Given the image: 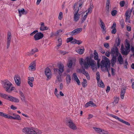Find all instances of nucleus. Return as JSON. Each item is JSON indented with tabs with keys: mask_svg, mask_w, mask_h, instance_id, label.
<instances>
[{
	"mask_svg": "<svg viewBox=\"0 0 134 134\" xmlns=\"http://www.w3.org/2000/svg\"><path fill=\"white\" fill-rule=\"evenodd\" d=\"M79 11V8H78L77 9H76L75 10V13H74V20L75 21H77L80 19V14L78 13Z\"/></svg>",
	"mask_w": 134,
	"mask_h": 134,
	"instance_id": "11",
	"label": "nucleus"
},
{
	"mask_svg": "<svg viewBox=\"0 0 134 134\" xmlns=\"http://www.w3.org/2000/svg\"><path fill=\"white\" fill-rule=\"evenodd\" d=\"M0 116L5 118H8V115L2 112H0Z\"/></svg>",
	"mask_w": 134,
	"mask_h": 134,
	"instance_id": "39",
	"label": "nucleus"
},
{
	"mask_svg": "<svg viewBox=\"0 0 134 134\" xmlns=\"http://www.w3.org/2000/svg\"><path fill=\"white\" fill-rule=\"evenodd\" d=\"M110 54H111V52L108 51H107L105 53V55L107 57H109L110 56Z\"/></svg>",
	"mask_w": 134,
	"mask_h": 134,
	"instance_id": "64",
	"label": "nucleus"
},
{
	"mask_svg": "<svg viewBox=\"0 0 134 134\" xmlns=\"http://www.w3.org/2000/svg\"><path fill=\"white\" fill-rule=\"evenodd\" d=\"M133 9V8L131 10L130 9H128L126 12L125 13V16L126 18V20H127L130 17L132 11V9Z\"/></svg>",
	"mask_w": 134,
	"mask_h": 134,
	"instance_id": "14",
	"label": "nucleus"
},
{
	"mask_svg": "<svg viewBox=\"0 0 134 134\" xmlns=\"http://www.w3.org/2000/svg\"><path fill=\"white\" fill-rule=\"evenodd\" d=\"M109 8H110V0H107L106 5V12L108 13L109 12Z\"/></svg>",
	"mask_w": 134,
	"mask_h": 134,
	"instance_id": "17",
	"label": "nucleus"
},
{
	"mask_svg": "<svg viewBox=\"0 0 134 134\" xmlns=\"http://www.w3.org/2000/svg\"><path fill=\"white\" fill-rule=\"evenodd\" d=\"M81 84L82 86L84 87H85L87 85V81L86 79H83V82Z\"/></svg>",
	"mask_w": 134,
	"mask_h": 134,
	"instance_id": "40",
	"label": "nucleus"
},
{
	"mask_svg": "<svg viewBox=\"0 0 134 134\" xmlns=\"http://www.w3.org/2000/svg\"><path fill=\"white\" fill-rule=\"evenodd\" d=\"M9 89H8V91H7L6 92H8V93H11L12 91L14 90V87H12L11 88H10Z\"/></svg>",
	"mask_w": 134,
	"mask_h": 134,
	"instance_id": "58",
	"label": "nucleus"
},
{
	"mask_svg": "<svg viewBox=\"0 0 134 134\" xmlns=\"http://www.w3.org/2000/svg\"><path fill=\"white\" fill-rule=\"evenodd\" d=\"M125 3V2L124 1H121L120 3V4L121 7H123Z\"/></svg>",
	"mask_w": 134,
	"mask_h": 134,
	"instance_id": "53",
	"label": "nucleus"
},
{
	"mask_svg": "<svg viewBox=\"0 0 134 134\" xmlns=\"http://www.w3.org/2000/svg\"><path fill=\"white\" fill-rule=\"evenodd\" d=\"M118 12L116 10H113L111 12V14L113 16H114L116 15L117 13Z\"/></svg>",
	"mask_w": 134,
	"mask_h": 134,
	"instance_id": "50",
	"label": "nucleus"
},
{
	"mask_svg": "<svg viewBox=\"0 0 134 134\" xmlns=\"http://www.w3.org/2000/svg\"><path fill=\"white\" fill-rule=\"evenodd\" d=\"M128 64V63L127 61V60H126L124 63V67L125 68V69H127V65Z\"/></svg>",
	"mask_w": 134,
	"mask_h": 134,
	"instance_id": "60",
	"label": "nucleus"
},
{
	"mask_svg": "<svg viewBox=\"0 0 134 134\" xmlns=\"http://www.w3.org/2000/svg\"><path fill=\"white\" fill-rule=\"evenodd\" d=\"M119 56L118 58V60L119 62V63L122 64L123 63V60L122 57L120 53L119 54Z\"/></svg>",
	"mask_w": 134,
	"mask_h": 134,
	"instance_id": "25",
	"label": "nucleus"
},
{
	"mask_svg": "<svg viewBox=\"0 0 134 134\" xmlns=\"http://www.w3.org/2000/svg\"><path fill=\"white\" fill-rule=\"evenodd\" d=\"M31 131L30 134H41L42 133L40 130L33 128H31Z\"/></svg>",
	"mask_w": 134,
	"mask_h": 134,
	"instance_id": "13",
	"label": "nucleus"
},
{
	"mask_svg": "<svg viewBox=\"0 0 134 134\" xmlns=\"http://www.w3.org/2000/svg\"><path fill=\"white\" fill-rule=\"evenodd\" d=\"M100 134H110L109 132L106 130H102Z\"/></svg>",
	"mask_w": 134,
	"mask_h": 134,
	"instance_id": "51",
	"label": "nucleus"
},
{
	"mask_svg": "<svg viewBox=\"0 0 134 134\" xmlns=\"http://www.w3.org/2000/svg\"><path fill=\"white\" fill-rule=\"evenodd\" d=\"M19 93L21 96L20 98L21 100L23 102L24 101L25 102V97L22 92L21 91H19Z\"/></svg>",
	"mask_w": 134,
	"mask_h": 134,
	"instance_id": "24",
	"label": "nucleus"
},
{
	"mask_svg": "<svg viewBox=\"0 0 134 134\" xmlns=\"http://www.w3.org/2000/svg\"><path fill=\"white\" fill-rule=\"evenodd\" d=\"M38 50L37 48H35L34 49H32L31 51L29 53L28 55L29 56L31 55L34 54L36 52H38Z\"/></svg>",
	"mask_w": 134,
	"mask_h": 134,
	"instance_id": "28",
	"label": "nucleus"
},
{
	"mask_svg": "<svg viewBox=\"0 0 134 134\" xmlns=\"http://www.w3.org/2000/svg\"><path fill=\"white\" fill-rule=\"evenodd\" d=\"M14 79L16 85L18 86H20L21 83V79L20 76L18 75H15Z\"/></svg>",
	"mask_w": 134,
	"mask_h": 134,
	"instance_id": "10",
	"label": "nucleus"
},
{
	"mask_svg": "<svg viewBox=\"0 0 134 134\" xmlns=\"http://www.w3.org/2000/svg\"><path fill=\"white\" fill-rule=\"evenodd\" d=\"M48 29V27L44 26V23H41V27L40 29L41 31H43L46 30Z\"/></svg>",
	"mask_w": 134,
	"mask_h": 134,
	"instance_id": "21",
	"label": "nucleus"
},
{
	"mask_svg": "<svg viewBox=\"0 0 134 134\" xmlns=\"http://www.w3.org/2000/svg\"><path fill=\"white\" fill-rule=\"evenodd\" d=\"M44 36L41 32H37L34 35V38L35 41H37L42 38Z\"/></svg>",
	"mask_w": 134,
	"mask_h": 134,
	"instance_id": "9",
	"label": "nucleus"
},
{
	"mask_svg": "<svg viewBox=\"0 0 134 134\" xmlns=\"http://www.w3.org/2000/svg\"><path fill=\"white\" fill-rule=\"evenodd\" d=\"M76 34H77L76 33V31L75 29L74 30L70 32V34L71 35H72V36L75 35H76Z\"/></svg>",
	"mask_w": 134,
	"mask_h": 134,
	"instance_id": "56",
	"label": "nucleus"
},
{
	"mask_svg": "<svg viewBox=\"0 0 134 134\" xmlns=\"http://www.w3.org/2000/svg\"><path fill=\"white\" fill-rule=\"evenodd\" d=\"M29 70L34 71L36 70V63L34 61L31 63L29 67Z\"/></svg>",
	"mask_w": 134,
	"mask_h": 134,
	"instance_id": "15",
	"label": "nucleus"
},
{
	"mask_svg": "<svg viewBox=\"0 0 134 134\" xmlns=\"http://www.w3.org/2000/svg\"><path fill=\"white\" fill-rule=\"evenodd\" d=\"M120 122L123 123L124 124H125L128 125L130 126V124L127 121H124V120L121 119Z\"/></svg>",
	"mask_w": 134,
	"mask_h": 134,
	"instance_id": "49",
	"label": "nucleus"
},
{
	"mask_svg": "<svg viewBox=\"0 0 134 134\" xmlns=\"http://www.w3.org/2000/svg\"><path fill=\"white\" fill-rule=\"evenodd\" d=\"M28 79L29 81H34V78L33 77H29L28 78Z\"/></svg>",
	"mask_w": 134,
	"mask_h": 134,
	"instance_id": "63",
	"label": "nucleus"
},
{
	"mask_svg": "<svg viewBox=\"0 0 134 134\" xmlns=\"http://www.w3.org/2000/svg\"><path fill=\"white\" fill-rule=\"evenodd\" d=\"M58 44L57 45V47H59L62 44V40L61 38H59L58 40Z\"/></svg>",
	"mask_w": 134,
	"mask_h": 134,
	"instance_id": "43",
	"label": "nucleus"
},
{
	"mask_svg": "<svg viewBox=\"0 0 134 134\" xmlns=\"http://www.w3.org/2000/svg\"><path fill=\"white\" fill-rule=\"evenodd\" d=\"M112 56V59L111 60V63H115L116 61V55H111Z\"/></svg>",
	"mask_w": 134,
	"mask_h": 134,
	"instance_id": "34",
	"label": "nucleus"
},
{
	"mask_svg": "<svg viewBox=\"0 0 134 134\" xmlns=\"http://www.w3.org/2000/svg\"><path fill=\"white\" fill-rule=\"evenodd\" d=\"M98 86L100 87L104 88V84L102 80H100L99 81H98Z\"/></svg>",
	"mask_w": 134,
	"mask_h": 134,
	"instance_id": "30",
	"label": "nucleus"
},
{
	"mask_svg": "<svg viewBox=\"0 0 134 134\" xmlns=\"http://www.w3.org/2000/svg\"><path fill=\"white\" fill-rule=\"evenodd\" d=\"M18 11L20 16H21V13L22 14H26L27 13V12H25L24 8L22 9L21 10L19 9Z\"/></svg>",
	"mask_w": 134,
	"mask_h": 134,
	"instance_id": "29",
	"label": "nucleus"
},
{
	"mask_svg": "<svg viewBox=\"0 0 134 134\" xmlns=\"http://www.w3.org/2000/svg\"><path fill=\"white\" fill-rule=\"evenodd\" d=\"M54 71L55 74H57V72H58L60 76V74L62 73L60 72L58 68H54Z\"/></svg>",
	"mask_w": 134,
	"mask_h": 134,
	"instance_id": "44",
	"label": "nucleus"
},
{
	"mask_svg": "<svg viewBox=\"0 0 134 134\" xmlns=\"http://www.w3.org/2000/svg\"><path fill=\"white\" fill-rule=\"evenodd\" d=\"M82 48H79L76 51V52L79 54H82L85 51L84 48L83 47H82Z\"/></svg>",
	"mask_w": 134,
	"mask_h": 134,
	"instance_id": "27",
	"label": "nucleus"
},
{
	"mask_svg": "<svg viewBox=\"0 0 134 134\" xmlns=\"http://www.w3.org/2000/svg\"><path fill=\"white\" fill-rule=\"evenodd\" d=\"M91 66L93 70L96 71L97 69V66L96 64V63L94 62L92 64L90 65Z\"/></svg>",
	"mask_w": 134,
	"mask_h": 134,
	"instance_id": "33",
	"label": "nucleus"
},
{
	"mask_svg": "<svg viewBox=\"0 0 134 134\" xmlns=\"http://www.w3.org/2000/svg\"><path fill=\"white\" fill-rule=\"evenodd\" d=\"M45 73L48 79H50L51 78V71L49 68L47 67L45 69Z\"/></svg>",
	"mask_w": 134,
	"mask_h": 134,
	"instance_id": "12",
	"label": "nucleus"
},
{
	"mask_svg": "<svg viewBox=\"0 0 134 134\" xmlns=\"http://www.w3.org/2000/svg\"><path fill=\"white\" fill-rule=\"evenodd\" d=\"M99 20L101 23L100 26L101 28L102 32L104 31H105V32L106 28L104 23L100 18L99 19Z\"/></svg>",
	"mask_w": 134,
	"mask_h": 134,
	"instance_id": "19",
	"label": "nucleus"
},
{
	"mask_svg": "<svg viewBox=\"0 0 134 134\" xmlns=\"http://www.w3.org/2000/svg\"><path fill=\"white\" fill-rule=\"evenodd\" d=\"M1 97L9 100V99L10 98V96H8L7 94L2 93Z\"/></svg>",
	"mask_w": 134,
	"mask_h": 134,
	"instance_id": "36",
	"label": "nucleus"
},
{
	"mask_svg": "<svg viewBox=\"0 0 134 134\" xmlns=\"http://www.w3.org/2000/svg\"><path fill=\"white\" fill-rule=\"evenodd\" d=\"M71 80V77L70 75L69 74L67 75L66 78L67 83L69 84L70 83V82Z\"/></svg>",
	"mask_w": 134,
	"mask_h": 134,
	"instance_id": "35",
	"label": "nucleus"
},
{
	"mask_svg": "<svg viewBox=\"0 0 134 134\" xmlns=\"http://www.w3.org/2000/svg\"><path fill=\"white\" fill-rule=\"evenodd\" d=\"M99 49L100 52L103 54H104L105 53V52L104 51L103 49L101 47H99Z\"/></svg>",
	"mask_w": 134,
	"mask_h": 134,
	"instance_id": "59",
	"label": "nucleus"
},
{
	"mask_svg": "<svg viewBox=\"0 0 134 134\" xmlns=\"http://www.w3.org/2000/svg\"><path fill=\"white\" fill-rule=\"evenodd\" d=\"M126 87H123L121 88V92L120 97L121 99H123L124 97V94L126 92Z\"/></svg>",
	"mask_w": 134,
	"mask_h": 134,
	"instance_id": "20",
	"label": "nucleus"
},
{
	"mask_svg": "<svg viewBox=\"0 0 134 134\" xmlns=\"http://www.w3.org/2000/svg\"><path fill=\"white\" fill-rule=\"evenodd\" d=\"M11 115H13L14 116H12L10 115H8V119L12 120H21V119L20 116L19 115L17 114L14 113H12L11 114Z\"/></svg>",
	"mask_w": 134,
	"mask_h": 134,
	"instance_id": "6",
	"label": "nucleus"
},
{
	"mask_svg": "<svg viewBox=\"0 0 134 134\" xmlns=\"http://www.w3.org/2000/svg\"><path fill=\"white\" fill-rule=\"evenodd\" d=\"M58 90L56 88L55 89V90L54 92V94L58 98H59L60 96L59 94L58 93Z\"/></svg>",
	"mask_w": 134,
	"mask_h": 134,
	"instance_id": "48",
	"label": "nucleus"
},
{
	"mask_svg": "<svg viewBox=\"0 0 134 134\" xmlns=\"http://www.w3.org/2000/svg\"><path fill=\"white\" fill-rule=\"evenodd\" d=\"M73 40V38L72 37L68 38L67 39L66 42L68 43L70 42H71Z\"/></svg>",
	"mask_w": 134,
	"mask_h": 134,
	"instance_id": "52",
	"label": "nucleus"
},
{
	"mask_svg": "<svg viewBox=\"0 0 134 134\" xmlns=\"http://www.w3.org/2000/svg\"><path fill=\"white\" fill-rule=\"evenodd\" d=\"M121 40L119 38V37H118L116 38L115 41V43L114 45H115L117 47L120 44Z\"/></svg>",
	"mask_w": 134,
	"mask_h": 134,
	"instance_id": "26",
	"label": "nucleus"
},
{
	"mask_svg": "<svg viewBox=\"0 0 134 134\" xmlns=\"http://www.w3.org/2000/svg\"><path fill=\"white\" fill-rule=\"evenodd\" d=\"M96 79L98 81H99L100 79V76L99 72L98 71H97L96 72Z\"/></svg>",
	"mask_w": 134,
	"mask_h": 134,
	"instance_id": "46",
	"label": "nucleus"
},
{
	"mask_svg": "<svg viewBox=\"0 0 134 134\" xmlns=\"http://www.w3.org/2000/svg\"><path fill=\"white\" fill-rule=\"evenodd\" d=\"M85 60H84L82 58H81L79 61V62L81 65H84V67L86 69L88 68V65H90L94 62L96 63L92 59L91 57H87Z\"/></svg>",
	"mask_w": 134,
	"mask_h": 134,
	"instance_id": "2",
	"label": "nucleus"
},
{
	"mask_svg": "<svg viewBox=\"0 0 134 134\" xmlns=\"http://www.w3.org/2000/svg\"><path fill=\"white\" fill-rule=\"evenodd\" d=\"M104 46L107 49H109V43H105L104 44Z\"/></svg>",
	"mask_w": 134,
	"mask_h": 134,
	"instance_id": "54",
	"label": "nucleus"
},
{
	"mask_svg": "<svg viewBox=\"0 0 134 134\" xmlns=\"http://www.w3.org/2000/svg\"><path fill=\"white\" fill-rule=\"evenodd\" d=\"M89 106L96 107V105L92 101H90L86 103L85 105V107L86 108H87Z\"/></svg>",
	"mask_w": 134,
	"mask_h": 134,
	"instance_id": "16",
	"label": "nucleus"
},
{
	"mask_svg": "<svg viewBox=\"0 0 134 134\" xmlns=\"http://www.w3.org/2000/svg\"><path fill=\"white\" fill-rule=\"evenodd\" d=\"M73 77L75 81H76L77 79H79L78 77L76 75V73H74L73 75Z\"/></svg>",
	"mask_w": 134,
	"mask_h": 134,
	"instance_id": "55",
	"label": "nucleus"
},
{
	"mask_svg": "<svg viewBox=\"0 0 134 134\" xmlns=\"http://www.w3.org/2000/svg\"><path fill=\"white\" fill-rule=\"evenodd\" d=\"M126 43L125 44V49L123 44L121 45L120 48V52L121 53L122 55H127L129 54L130 51V48L129 42L128 41L127 39H126Z\"/></svg>",
	"mask_w": 134,
	"mask_h": 134,
	"instance_id": "3",
	"label": "nucleus"
},
{
	"mask_svg": "<svg viewBox=\"0 0 134 134\" xmlns=\"http://www.w3.org/2000/svg\"><path fill=\"white\" fill-rule=\"evenodd\" d=\"M120 24L121 25V28H124V25L125 23L124 20L123 19H121L120 21Z\"/></svg>",
	"mask_w": 134,
	"mask_h": 134,
	"instance_id": "41",
	"label": "nucleus"
},
{
	"mask_svg": "<svg viewBox=\"0 0 134 134\" xmlns=\"http://www.w3.org/2000/svg\"><path fill=\"white\" fill-rule=\"evenodd\" d=\"M85 68V67L84 68H82V74H84L85 75H87V74H88V73L87 72H86V71Z\"/></svg>",
	"mask_w": 134,
	"mask_h": 134,
	"instance_id": "61",
	"label": "nucleus"
},
{
	"mask_svg": "<svg viewBox=\"0 0 134 134\" xmlns=\"http://www.w3.org/2000/svg\"><path fill=\"white\" fill-rule=\"evenodd\" d=\"M63 18V13L62 12H60L59 13L58 16V19L60 20H61Z\"/></svg>",
	"mask_w": 134,
	"mask_h": 134,
	"instance_id": "57",
	"label": "nucleus"
},
{
	"mask_svg": "<svg viewBox=\"0 0 134 134\" xmlns=\"http://www.w3.org/2000/svg\"><path fill=\"white\" fill-rule=\"evenodd\" d=\"M67 124L68 125L71 129L73 130H75L77 129V127L71 120H69Z\"/></svg>",
	"mask_w": 134,
	"mask_h": 134,
	"instance_id": "7",
	"label": "nucleus"
},
{
	"mask_svg": "<svg viewBox=\"0 0 134 134\" xmlns=\"http://www.w3.org/2000/svg\"><path fill=\"white\" fill-rule=\"evenodd\" d=\"M31 128H29L27 127L24 128L22 130L23 132L26 134H30V131H31Z\"/></svg>",
	"mask_w": 134,
	"mask_h": 134,
	"instance_id": "22",
	"label": "nucleus"
},
{
	"mask_svg": "<svg viewBox=\"0 0 134 134\" xmlns=\"http://www.w3.org/2000/svg\"><path fill=\"white\" fill-rule=\"evenodd\" d=\"M62 31V30H57L56 32L55 33L54 35V36H57L58 35V34L59 33L61 32Z\"/></svg>",
	"mask_w": 134,
	"mask_h": 134,
	"instance_id": "62",
	"label": "nucleus"
},
{
	"mask_svg": "<svg viewBox=\"0 0 134 134\" xmlns=\"http://www.w3.org/2000/svg\"><path fill=\"white\" fill-rule=\"evenodd\" d=\"M58 67L59 68V70L61 73H62L64 71V66L62 64H59L57 65Z\"/></svg>",
	"mask_w": 134,
	"mask_h": 134,
	"instance_id": "23",
	"label": "nucleus"
},
{
	"mask_svg": "<svg viewBox=\"0 0 134 134\" xmlns=\"http://www.w3.org/2000/svg\"><path fill=\"white\" fill-rule=\"evenodd\" d=\"M2 84L3 87L6 91H8V89L10 88L12 85V84L7 80L2 81Z\"/></svg>",
	"mask_w": 134,
	"mask_h": 134,
	"instance_id": "4",
	"label": "nucleus"
},
{
	"mask_svg": "<svg viewBox=\"0 0 134 134\" xmlns=\"http://www.w3.org/2000/svg\"><path fill=\"white\" fill-rule=\"evenodd\" d=\"M100 68L103 72H108V69H110V60L108 58L105 56L102 57V60L100 63Z\"/></svg>",
	"mask_w": 134,
	"mask_h": 134,
	"instance_id": "1",
	"label": "nucleus"
},
{
	"mask_svg": "<svg viewBox=\"0 0 134 134\" xmlns=\"http://www.w3.org/2000/svg\"><path fill=\"white\" fill-rule=\"evenodd\" d=\"M77 34L80 33L82 31V28H79L75 29Z\"/></svg>",
	"mask_w": 134,
	"mask_h": 134,
	"instance_id": "47",
	"label": "nucleus"
},
{
	"mask_svg": "<svg viewBox=\"0 0 134 134\" xmlns=\"http://www.w3.org/2000/svg\"><path fill=\"white\" fill-rule=\"evenodd\" d=\"M93 129L95 130V131L96 132L100 134L102 131V130L99 128H97L95 127H93Z\"/></svg>",
	"mask_w": 134,
	"mask_h": 134,
	"instance_id": "32",
	"label": "nucleus"
},
{
	"mask_svg": "<svg viewBox=\"0 0 134 134\" xmlns=\"http://www.w3.org/2000/svg\"><path fill=\"white\" fill-rule=\"evenodd\" d=\"M94 59L95 60H96L98 59V55L97 53L96 50H94Z\"/></svg>",
	"mask_w": 134,
	"mask_h": 134,
	"instance_id": "37",
	"label": "nucleus"
},
{
	"mask_svg": "<svg viewBox=\"0 0 134 134\" xmlns=\"http://www.w3.org/2000/svg\"><path fill=\"white\" fill-rule=\"evenodd\" d=\"M111 55H114L115 54L116 56L119 55V54L120 53L119 52L118 49L115 45H114L113 47L111 48Z\"/></svg>",
	"mask_w": 134,
	"mask_h": 134,
	"instance_id": "5",
	"label": "nucleus"
},
{
	"mask_svg": "<svg viewBox=\"0 0 134 134\" xmlns=\"http://www.w3.org/2000/svg\"><path fill=\"white\" fill-rule=\"evenodd\" d=\"M93 8V5L92 3H90V7L88 9V12H90L91 13L92 9Z\"/></svg>",
	"mask_w": 134,
	"mask_h": 134,
	"instance_id": "38",
	"label": "nucleus"
},
{
	"mask_svg": "<svg viewBox=\"0 0 134 134\" xmlns=\"http://www.w3.org/2000/svg\"><path fill=\"white\" fill-rule=\"evenodd\" d=\"M110 116L111 117H112L113 118H114L115 119H116L118 120L119 121H120V122L121 119L120 118H119L118 117V116H115L114 115H113V114H111L110 115Z\"/></svg>",
	"mask_w": 134,
	"mask_h": 134,
	"instance_id": "42",
	"label": "nucleus"
},
{
	"mask_svg": "<svg viewBox=\"0 0 134 134\" xmlns=\"http://www.w3.org/2000/svg\"><path fill=\"white\" fill-rule=\"evenodd\" d=\"M12 35L10 31H8L7 32V48L8 49L9 47L11 40Z\"/></svg>",
	"mask_w": 134,
	"mask_h": 134,
	"instance_id": "8",
	"label": "nucleus"
},
{
	"mask_svg": "<svg viewBox=\"0 0 134 134\" xmlns=\"http://www.w3.org/2000/svg\"><path fill=\"white\" fill-rule=\"evenodd\" d=\"M119 100V99L118 98H114V100L113 102V104L115 105V104H116L118 103V102Z\"/></svg>",
	"mask_w": 134,
	"mask_h": 134,
	"instance_id": "45",
	"label": "nucleus"
},
{
	"mask_svg": "<svg viewBox=\"0 0 134 134\" xmlns=\"http://www.w3.org/2000/svg\"><path fill=\"white\" fill-rule=\"evenodd\" d=\"M9 100L15 103H18L19 102V100L18 98L11 96H10Z\"/></svg>",
	"mask_w": 134,
	"mask_h": 134,
	"instance_id": "18",
	"label": "nucleus"
},
{
	"mask_svg": "<svg viewBox=\"0 0 134 134\" xmlns=\"http://www.w3.org/2000/svg\"><path fill=\"white\" fill-rule=\"evenodd\" d=\"M73 63V61L72 60H70L69 61L68 63L67 64L68 67L69 68H71L72 67V66Z\"/></svg>",
	"mask_w": 134,
	"mask_h": 134,
	"instance_id": "31",
	"label": "nucleus"
}]
</instances>
